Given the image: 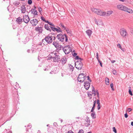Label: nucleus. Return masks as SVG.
Instances as JSON below:
<instances>
[{
  "instance_id": "1",
  "label": "nucleus",
  "mask_w": 133,
  "mask_h": 133,
  "mask_svg": "<svg viewBox=\"0 0 133 133\" xmlns=\"http://www.w3.org/2000/svg\"><path fill=\"white\" fill-rule=\"evenodd\" d=\"M57 38L59 41L63 42L65 40V42H67L68 41V37L65 34L62 35L61 34L58 35Z\"/></svg>"
},
{
  "instance_id": "2",
  "label": "nucleus",
  "mask_w": 133,
  "mask_h": 133,
  "mask_svg": "<svg viewBox=\"0 0 133 133\" xmlns=\"http://www.w3.org/2000/svg\"><path fill=\"white\" fill-rule=\"evenodd\" d=\"M53 38H54L53 39L55 40V37L52 36L51 34H49L47 36H46L44 39L48 43L50 44L52 42Z\"/></svg>"
},
{
  "instance_id": "3",
  "label": "nucleus",
  "mask_w": 133,
  "mask_h": 133,
  "mask_svg": "<svg viewBox=\"0 0 133 133\" xmlns=\"http://www.w3.org/2000/svg\"><path fill=\"white\" fill-rule=\"evenodd\" d=\"M86 78L84 74L82 73L79 74L78 77V81L80 82H83Z\"/></svg>"
},
{
  "instance_id": "4",
  "label": "nucleus",
  "mask_w": 133,
  "mask_h": 133,
  "mask_svg": "<svg viewBox=\"0 0 133 133\" xmlns=\"http://www.w3.org/2000/svg\"><path fill=\"white\" fill-rule=\"evenodd\" d=\"M75 66L76 68L80 70L82 69L83 64L81 61H76L75 63Z\"/></svg>"
},
{
  "instance_id": "5",
  "label": "nucleus",
  "mask_w": 133,
  "mask_h": 133,
  "mask_svg": "<svg viewBox=\"0 0 133 133\" xmlns=\"http://www.w3.org/2000/svg\"><path fill=\"white\" fill-rule=\"evenodd\" d=\"M63 49L66 54H68L72 50L69 45L65 46L63 48Z\"/></svg>"
},
{
  "instance_id": "6",
  "label": "nucleus",
  "mask_w": 133,
  "mask_h": 133,
  "mask_svg": "<svg viewBox=\"0 0 133 133\" xmlns=\"http://www.w3.org/2000/svg\"><path fill=\"white\" fill-rule=\"evenodd\" d=\"M122 11L127 12L129 14H132L133 12L132 10L130 8H128L127 7L123 5Z\"/></svg>"
},
{
  "instance_id": "7",
  "label": "nucleus",
  "mask_w": 133,
  "mask_h": 133,
  "mask_svg": "<svg viewBox=\"0 0 133 133\" xmlns=\"http://www.w3.org/2000/svg\"><path fill=\"white\" fill-rule=\"evenodd\" d=\"M23 20L24 22L26 23H28L30 20L29 17L28 15H24Z\"/></svg>"
},
{
  "instance_id": "8",
  "label": "nucleus",
  "mask_w": 133,
  "mask_h": 133,
  "mask_svg": "<svg viewBox=\"0 0 133 133\" xmlns=\"http://www.w3.org/2000/svg\"><path fill=\"white\" fill-rule=\"evenodd\" d=\"M56 54H55V56L52 57H50L51 59L52 58L53 59V61L55 62H58L59 61H60L59 56L58 55H56Z\"/></svg>"
},
{
  "instance_id": "9",
  "label": "nucleus",
  "mask_w": 133,
  "mask_h": 133,
  "mask_svg": "<svg viewBox=\"0 0 133 133\" xmlns=\"http://www.w3.org/2000/svg\"><path fill=\"white\" fill-rule=\"evenodd\" d=\"M120 33L121 35L124 37H125L127 34L126 30L124 29H122L120 30Z\"/></svg>"
},
{
  "instance_id": "10",
  "label": "nucleus",
  "mask_w": 133,
  "mask_h": 133,
  "mask_svg": "<svg viewBox=\"0 0 133 133\" xmlns=\"http://www.w3.org/2000/svg\"><path fill=\"white\" fill-rule=\"evenodd\" d=\"M30 22L32 26H35L38 23V21L36 19H34L30 21Z\"/></svg>"
},
{
  "instance_id": "11",
  "label": "nucleus",
  "mask_w": 133,
  "mask_h": 133,
  "mask_svg": "<svg viewBox=\"0 0 133 133\" xmlns=\"http://www.w3.org/2000/svg\"><path fill=\"white\" fill-rule=\"evenodd\" d=\"M85 126L86 127L88 126L90 124V119L89 118L87 117L85 119Z\"/></svg>"
},
{
  "instance_id": "12",
  "label": "nucleus",
  "mask_w": 133,
  "mask_h": 133,
  "mask_svg": "<svg viewBox=\"0 0 133 133\" xmlns=\"http://www.w3.org/2000/svg\"><path fill=\"white\" fill-rule=\"evenodd\" d=\"M84 88L87 90H88L90 87V84L87 81L85 82L84 83Z\"/></svg>"
},
{
  "instance_id": "13",
  "label": "nucleus",
  "mask_w": 133,
  "mask_h": 133,
  "mask_svg": "<svg viewBox=\"0 0 133 133\" xmlns=\"http://www.w3.org/2000/svg\"><path fill=\"white\" fill-rule=\"evenodd\" d=\"M93 89H92V91L93 93H92V94H94V96H95L96 95H97V97H98L99 96V93L97 91H96L95 89L93 87H92Z\"/></svg>"
},
{
  "instance_id": "14",
  "label": "nucleus",
  "mask_w": 133,
  "mask_h": 133,
  "mask_svg": "<svg viewBox=\"0 0 133 133\" xmlns=\"http://www.w3.org/2000/svg\"><path fill=\"white\" fill-rule=\"evenodd\" d=\"M35 30L39 34H41L42 32L43 29L41 27H37L36 28Z\"/></svg>"
},
{
  "instance_id": "15",
  "label": "nucleus",
  "mask_w": 133,
  "mask_h": 133,
  "mask_svg": "<svg viewBox=\"0 0 133 133\" xmlns=\"http://www.w3.org/2000/svg\"><path fill=\"white\" fill-rule=\"evenodd\" d=\"M67 59L65 57H64L61 59V62L63 65H64L66 62Z\"/></svg>"
},
{
  "instance_id": "16",
  "label": "nucleus",
  "mask_w": 133,
  "mask_h": 133,
  "mask_svg": "<svg viewBox=\"0 0 133 133\" xmlns=\"http://www.w3.org/2000/svg\"><path fill=\"white\" fill-rule=\"evenodd\" d=\"M31 13L33 14L35 17H36V15H37V12L35 9H31Z\"/></svg>"
},
{
  "instance_id": "17",
  "label": "nucleus",
  "mask_w": 133,
  "mask_h": 133,
  "mask_svg": "<svg viewBox=\"0 0 133 133\" xmlns=\"http://www.w3.org/2000/svg\"><path fill=\"white\" fill-rule=\"evenodd\" d=\"M21 8L22 13L23 14L25 13L26 11V9L25 6L24 5H22L21 6Z\"/></svg>"
},
{
  "instance_id": "18",
  "label": "nucleus",
  "mask_w": 133,
  "mask_h": 133,
  "mask_svg": "<svg viewBox=\"0 0 133 133\" xmlns=\"http://www.w3.org/2000/svg\"><path fill=\"white\" fill-rule=\"evenodd\" d=\"M22 21V19L19 17L17 18L16 20V22L19 24H21V22Z\"/></svg>"
},
{
  "instance_id": "19",
  "label": "nucleus",
  "mask_w": 133,
  "mask_h": 133,
  "mask_svg": "<svg viewBox=\"0 0 133 133\" xmlns=\"http://www.w3.org/2000/svg\"><path fill=\"white\" fill-rule=\"evenodd\" d=\"M86 32L87 35L89 37H90L92 33V31L91 30H88L86 31Z\"/></svg>"
},
{
  "instance_id": "20",
  "label": "nucleus",
  "mask_w": 133,
  "mask_h": 133,
  "mask_svg": "<svg viewBox=\"0 0 133 133\" xmlns=\"http://www.w3.org/2000/svg\"><path fill=\"white\" fill-rule=\"evenodd\" d=\"M123 5L122 4H118L117 6V8L118 10L122 11Z\"/></svg>"
},
{
  "instance_id": "21",
  "label": "nucleus",
  "mask_w": 133,
  "mask_h": 133,
  "mask_svg": "<svg viewBox=\"0 0 133 133\" xmlns=\"http://www.w3.org/2000/svg\"><path fill=\"white\" fill-rule=\"evenodd\" d=\"M20 4V2L18 1H16L13 3V4L14 5H15V6H18Z\"/></svg>"
},
{
  "instance_id": "22",
  "label": "nucleus",
  "mask_w": 133,
  "mask_h": 133,
  "mask_svg": "<svg viewBox=\"0 0 133 133\" xmlns=\"http://www.w3.org/2000/svg\"><path fill=\"white\" fill-rule=\"evenodd\" d=\"M91 10L92 11L94 12L95 13L97 14L98 12V11H99V9H96L95 8H93Z\"/></svg>"
},
{
  "instance_id": "23",
  "label": "nucleus",
  "mask_w": 133,
  "mask_h": 133,
  "mask_svg": "<svg viewBox=\"0 0 133 133\" xmlns=\"http://www.w3.org/2000/svg\"><path fill=\"white\" fill-rule=\"evenodd\" d=\"M91 116L92 118H96V115L95 112L93 111L92 113L91 114Z\"/></svg>"
},
{
  "instance_id": "24",
  "label": "nucleus",
  "mask_w": 133,
  "mask_h": 133,
  "mask_svg": "<svg viewBox=\"0 0 133 133\" xmlns=\"http://www.w3.org/2000/svg\"><path fill=\"white\" fill-rule=\"evenodd\" d=\"M44 28L45 29L47 30L51 31V30L49 28V26L48 24H45L44 25Z\"/></svg>"
},
{
  "instance_id": "25",
  "label": "nucleus",
  "mask_w": 133,
  "mask_h": 133,
  "mask_svg": "<svg viewBox=\"0 0 133 133\" xmlns=\"http://www.w3.org/2000/svg\"><path fill=\"white\" fill-rule=\"evenodd\" d=\"M52 44L55 46V47L57 48L58 46V42H56L55 41L53 42Z\"/></svg>"
},
{
  "instance_id": "26",
  "label": "nucleus",
  "mask_w": 133,
  "mask_h": 133,
  "mask_svg": "<svg viewBox=\"0 0 133 133\" xmlns=\"http://www.w3.org/2000/svg\"><path fill=\"white\" fill-rule=\"evenodd\" d=\"M105 80L106 84L107 85H108L109 84V78L107 77H106L105 78Z\"/></svg>"
},
{
  "instance_id": "27",
  "label": "nucleus",
  "mask_w": 133,
  "mask_h": 133,
  "mask_svg": "<svg viewBox=\"0 0 133 133\" xmlns=\"http://www.w3.org/2000/svg\"><path fill=\"white\" fill-rule=\"evenodd\" d=\"M69 67L70 68V70L71 72H72L74 70V67H73V66L71 64H70L69 66Z\"/></svg>"
},
{
  "instance_id": "28",
  "label": "nucleus",
  "mask_w": 133,
  "mask_h": 133,
  "mask_svg": "<svg viewBox=\"0 0 133 133\" xmlns=\"http://www.w3.org/2000/svg\"><path fill=\"white\" fill-rule=\"evenodd\" d=\"M112 12L113 11H108L107 12V16H109L112 13Z\"/></svg>"
},
{
  "instance_id": "29",
  "label": "nucleus",
  "mask_w": 133,
  "mask_h": 133,
  "mask_svg": "<svg viewBox=\"0 0 133 133\" xmlns=\"http://www.w3.org/2000/svg\"><path fill=\"white\" fill-rule=\"evenodd\" d=\"M129 94L131 95V96L133 94L132 93V92L131 91V87H129Z\"/></svg>"
},
{
  "instance_id": "30",
  "label": "nucleus",
  "mask_w": 133,
  "mask_h": 133,
  "mask_svg": "<svg viewBox=\"0 0 133 133\" xmlns=\"http://www.w3.org/2000/svg\"><path fill=\"white\" fill-rule=\"evenodd\" d=\"M101 16H107V13L105 11L103 12H102V14H101Z\"/></svg>"
},
{
  "instance_id": "31",
  "label": "nucleus",
  "mask_w": 133,
  "mask_h": 133,
  "mask_svg": "<svg viewBox=\"0 0 133 133\" xmlns=\"http://www.w3.org/2000/svg\"><path fill=\"white\" fill-rule=\"evenodd\" d=\"M112 72L113 74L114 75H116L117 74L116 71L114 69H112Z\"/></svg>"
},
{
  "instance_id": "32",
  "label": "nucleus",
  "mask_w": 133,
  "mask_h": 133,
  "mask_svg": "<svg viewBox=\"0 0 133 133\" xmlns=\"http://www.w3.org/2000/svg\"><path fill=\"white\" fill-rule=\"evenodd\" d=\"M44 40V39H43L40 42L38 43V45H39L42 46H43V45H44V44L43 43L42 44V43L43 42Z\"/></svg>"
},
{
  "instance_id": "33",
  "label": "nucleus",
  "mask_w": 133,
  "mask_h": 133,
  "mask_svg": "<svg viewBox=\"0 0 133 133\" xmlns=\"http://www.w3.org/2000/svg\"><path fill=\"white\" fill-rule=\"evenodd\" d=\"M56 31L58 32H61L62 31L61 29V28H60L58 27V29L57 28L56 29Z\"/></svg>"
},
{
  "instance_id": "34",
  "label": "nucleus",
  "mask_w": 133,
  "mask_h": 133,
  "mask_svg": "<svg viewBox=\"0 0 133 133\" xmlns=\"http://www.w3.org/2000/svg\"><path fill=\"white\" fill-rule=\"evenodd\" d=\"M60 27H61V28L63 30H64L65 29V28L64 26L62 24H61L60 25Z\"/></svg>"
},
{
  "instance_id": "35",
  "label": "nucleus",
  "mask_w": 133,
  "mask_h": 133,
  "mask_svg": "<svg viewBox=\"0 0 133 133\" xmlns=\"http://www.w3.org/2000/svg\"><path fill=\"white\" fill-rule=\"evenodd\" d=\"M50 27L51 28L52 30L53 31H56V29L57 28H55V27H53L52 26H50Z\"/></svg>"
},
{
  "instance_id": "36",
  "label": "nucleus",
  "mask_w": 133,
  "mask_h": 133,
  "mask_svg": "<svg viewBox=\"0 0 133 133\" xmlns=\"http://www.w3.org/2000/svg\"><path fill=\"white\" fill-rule=\"evenodd\" d=\"M102 12L100 10H99V11H98V12L97 14L98 15H99L101 16V14H102Z\"/></svg>"
},
{
  "instance_id": "37",
  "label": "nucleus",
  "mask_w": 133,
  "mask_h": 133,
  "mask_svg": "<svg viewBox=\"0 0 133 133\" xmlns=\"http://www.w3.org/2000/svg\"><path fill=\"white\" fill-rule=\"evenodd\" d=\"M75 59H79V61H81L82 60V59L80 58H79V57L78 56H76V57Z\"/></svg>"
},
{
  "instance_id": "38",
  "label": "nucleus",
  "mask_w": 133,
  "mask_h": 133,
  "mask_svg": "<svg viewBox=\"0 0 133 133\" xmlns=\"http://www.w3.org/2000/svg\"><path fill=\"white\" fill-rule=\"evenodd\" d=\"M95 23L98 25H99L100 24V23H98V22L97 21L96 19L95 18Z\"/></svg>"
},
{
  "instance_id": "39",
  "label": "nucleus",
  "mask_w": 133,
  "mask_h": 133,
  "mask_svg": "<svg viewBox=\"0 0 133 133\" xmlns=\"http://www.w3.org/2000/svg\"><path fill=\"white\" fill-rule=\"evenodd\" d=\"M48 24L50 25L51 26L53 27L55 26L52 23H51V22H50Z\"/></svg>"
},
{
  "instance_id": "40",
  "label": "nucleus",
  "mask_w": 133,
  "mask_h": 133,
  "mask_svg": "<svg viewBox=\"0 0 133 133\" xmlns=\"http://www.w3.org/2000/svg\"><path fill=\"white\" fill-rule=\"evenodd\" d=\"M32 1L31 0H28V4L30 5L32 3Z\"/></svg>"
},
{
  "instance_id": "41",
  "label": "nucleus",
  "mask_w": 133,
  "mask_h": 133,
  "mask_svg": "<svg viewBox=\"0 0 133 133\" xmlns=\"http://www.w3.org/2000/svg\"><path fill=\"white\" fill-rule=\"evenodd\" d=\"M88 96L90 97V99L92 98V94H91L90 93H88Z\"/></svg>"
},
{
  "instance_id": "42",
  "label": "nucleus",
  "mask_w": 133,
  "mask_h": 133,
  "mask_svg": "<svg viewBox=\"0 0 133 133\" xmlns=\"http://www.w3.org/2000/svg\"><path fill=\"white\" fill-rule=\"evenodd\" d=\"M113 131L115 133H116L117 132V131L115 127H113L112 128Z\"/></svg>"
},
{
  "instance_id": "43",
  "label": "nucleus",
  "mask_w": 133,
  "mask_h": 133,
  "mask_svg": "<svg viewBox=\"0 0 133 133\" xmlns=\"http://www.w3.org/2000/svg\"><path fill=\"white\" fill-rule=\"evenodd\" d=\"M96 103V101L95 100V101H94V104L93 105V107L95 108V105Z\"/></svg>"
},
{
  "instance_id": "44",
  "label": "nucleus",
  "mask_w": 133,
  "mask_h": 133,
  "mask_svg": "<svg viewBox=\"0 0 133 133\" xmlns=\"http://www.w3.org/2000/svg\"><path fill=\"white\" fill-rule=\"evenodd\" d=\"M78 133H84V131L82 129H81Z\"/></svg>"
},
{
  "instance_id": "45",
  "label": "nucleus",
  "mask_w": 133,
  "mask_h": 133,
  "mask_svg": "<svg viewBox=\"0 0 133 133\" xmlns=\"http://www.w3.org/2000/svg\"><path fill=\"white\" fill-rule=\"evenodd\" d=\"M97 60H98V62L99 63L101 66V67H102V63L101 61H100V60H99V59H98Z\"/></svg>"
},
{
  "instance_id": "46",
  "label": "nucleus",
  "mask_w": 133,
  "mask_h": 133,
  "mask_svg": "<svg viewBox=\"0 0 133 133\" xmlns=\"http://www.w3.org/2000/svg\"><path fill=\"white\" fill-rule=\"evenodd\" d=\"M38 9L39 11L41 13V11H42V8L40 7H39L38 8Z\"/></svg>"
},
{
  "instance_id": "47",
  "label": "nucleus",
  "mask_w": 133,
  "mask_h": 133,
  "mask_svg": "<svg viewBox=\"0 0 133 133\" xmlns=\"http://www.w3.org/2000/svg\"><path fill=\"white\" fill-rule=\"evenodd\" d=\"M101 108L100 104L98 105L97 106V108L98 110H99Z\"/></svg>"
},
{
  "instance_id": "48",
  "label": "nucleus",
  "mask_w": 133,
  "mask_h": 133,
  "mask_svg": "<svg viewBox=\"0 0 133 133\" xmlns=\"http://www.w3.org/2000/svg\"><path fill=\"white\" fill-rule=\"evenodd\" d=\"M132 110V109L131 108H128L127 109V111L128 112H130Z\"/></svg>"
},
{
  "instance_id": "49",
  "label": "nucleus",
  "mask_w": 133,
  "mask_h": 133,
  "mask_svg": "<svg viewBox=\"0 0 133 133\" xmlns=\"http://www.w3.org/2000/svg\"><path fill=\"white\" fill-rule=\"evenodd\" d=\"M41 18L43 21H45V19L43 16H41Z\"/></svg>"
},
{
  "instance_id": "50",
  "label": "nucleus",
  "mask_w": 133,
  "mask_h": 133,
  "mask_svg": "<svg viewBox=\"0 0 133 133\" xmlns=\"http://www.w3.org/2000/svg\"><path fill=\"white\" fill-rule=\"evenodd\" d=\"M97 104H98V105L100 104L99 102V101L98 99L97 100Z\"/></svg>"
},
{
  "instance_id": "51",
  "label": "nucleus",
  "mask_w": 133,
  "mask_h": 133,
  "mask_svg": "<svg viewBox=\"0 0 133 133\" xmlns=\"http://www.w3.org/2000/svg\"><path fill=\"white\" fill-rule=\"evenodd\" d=\"M95 108L94 107H92V109H91V112H93L94 110V109H95Z\"/></svg>"
},
{
  "instance_id": "52",
  "label": "nucleus",
  "mask_w": 133,
  "mask_h": 133,
  "mask_svg": "<svg viewBox=\"0 0 133 133\" xmlns=\"http://www.w3.org/2000/svg\"><path fill=\"white\" fill-rule=\"evenodd\" d=\"M96 58L97 60L99 59L98 54L97 52L96 53Z\"/></svg>"
},
{
  "instance_id": "53",
  "label": "nucleus",
  "mask_w": 133,
  "mask_h": 133,
  "mask_svg": "<svg viewBox=\"0 0 133 133\" xmlns=\"http://www.w3.org/2000/svg\"><path fill=\"white\" fill-rule=\"evenodd\" d=\"M117 46L119 48H121V47H122L121 46V44H117Z\"/></svg>"
},
{
  "instance_id": "54",
  "label": "nucleus",
  "mask_w": 133,
  "mask_h": 133,
  "mask_svg": "<svg viewBox=\"0 0 133 133\" xmlns=\"http://www.w3.org/2000/svg\"><path fill=\"white\" fill-rule=\"evenodd\" d=\"M53 125H54L55 127L57 125V123L56 122H54V123Z\"/></svg>"
},
{
  "instance_id": "55",
  "label": "nucleus",
  "mask_w": 133,
  "mask_h": 133,
  "mask_svg": "<svg viewBox=\"0 0 133 133\" xmlns=\"http://www.w3.org/2000/svg\"><path fill=\"white\" fill-rule=\"evenodd\" d=\"M29 127H30V128L31 127V124H28V125L27 126V127L28 128Z\"/></svg>"
},
{
  "instance_id": "56",
  "label": "nucleus",
  "mask_w": 133,
  "mask_h": 133,
  "mask_svg": "<svg viewBox=\"0 0 133 133\" xmlns=\"http://www.w3.org/2000/svg\"><path fill=\"white\" fill-rule=\"evenodd\" d=\"M124 116H125V117L126 118H127L128 117V115L127 114V113H126V114H125Z\"/></svg>"
},
{
  "instance_id": "57",
  "label": "nucleus",
  "mask_w": 133,
  "mask_h": 133,
  "mask_svg": "<svg viewBox=\"0 0 133 133\" xmlns=\"http://www.w3.org/2000/svg\"><path fill=\"white\" fill-rule=\"evenodd\" d=\"M110 87L111 88H113V84L112 83H111L110 85Z\"/></svg>"
},
{
  "instance_id": "58",
  "label": "nucleus",
  "mask_w": 133,
  "mask_h": 133,
  "mask_svg": "<svg viewBox=\"0 0 133 133\" xmlns=\"http://www.w3.org/2000/svg\"><path fill=\"white\" fill-rule=\"evenodd\" d=\"M67 133H74L71 130H70Z\"/></svg>"
},
{
  "instance_id": "59",
  "label": "nucleus",
  "mask_w": 133,
  "mask_h": 133,
  "mask_svg": "<svg viewBox=\"0 0 133 133\" xmlns=\"http://www.w3.org/2000/svg\"><path fill=\"white\" fill-rule=\"evenodd\" d=\"M45 22L47 23L48 24L49 23V22L48 21H46L45 20V21H44Z\"/></svg>"
},
{
  "instance_id": "60",
  "label": "nucleus",
  "mask_w": 133,
  "mask_h": 133,
  "mask_svg": "<svg viewBox=\"0 0 133 133\" xmlns=\"http://www.w3.org/2000/svg\"><path fill=\"white\" fill-rule=\"evenodd\" d=\"M73 55L74 56H76L77 55V54L76 53H74Z\"/></svg>"
},
{
  "instance_id": "61",
  "label": "nucleus",
  "mask_w": 133,
  "mask_h": 133,
  "mask_svg": "<svg viewBox=\"0 0 133 133\" xmlns=\"http://www.w3.org/2000/svg\"><path fill=\"white\" fill-rule=\"evenodd\" d=\"M118 0L122 2H124L125 1H125V0Z\"/></svg>"
},
{
  "instance_id": "62",
  "label": "nucleus",
  "mask_w": 133,
  "mask_h": 133,
  "mask_svg": "<svg viewBox=\"0 0 133 133\" xmlns=\"http://www.w3.org/2000/svg\"><path fill=\"white\" fill-rule=\"evenodd\" d=\"M116 62L114 60V61H111V62L112 63H114L115 62Z\"/></svg>"
},
{
  "instance_id": "63",
  "label": "nucleus",
  "mask_w": 133,
  "mask_h": 133,
  "mask_svg": "<svg viewBox=\"0 0 133 133\" xmlns=\"http://www.w3.org/2000/svg\"><path fill=\"white\" fill-rule=\"evenodd\" d=\"M37 133H41V132L40 130H38L37 132Z\"/></svg>"
},
{
  "instance_id": "64",
  "label": "nucleus",
  "mask_w": 133,
  "mask_h": 133,
  "mask_svg": "<svg viewBox=\"0 0 133 133\" xmlns=\"http://www.w3.org/2000/svg\"><path fill=\"white\" fill-rule=\"evenodd\" d=\"M131 125L132 126H133V122H131Z\"/></svg>"
}]
</instances>
